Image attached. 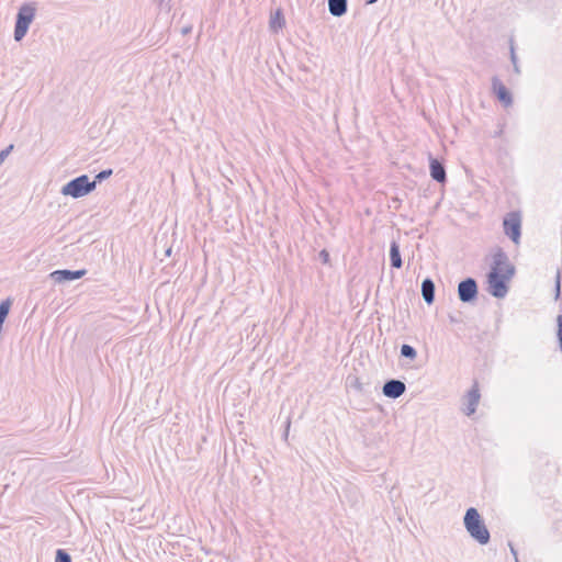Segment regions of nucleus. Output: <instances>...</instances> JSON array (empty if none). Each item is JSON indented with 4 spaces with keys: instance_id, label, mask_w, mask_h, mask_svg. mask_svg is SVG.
Wrapping results in <instances>:
<instances>
[{
    "instance_id": "f257e3e1",
    "label": "nucleus",
    "mask_w": 562,
    "mask_h": 562,
    "mask_svg": "<svg viewBox=\"0 0 562 562\" xmlns=\"http://www.w3.org/2000/svg\"><path fill=\"white\" fill-rule=\"evenodd\" d=\"M463 524L471 538L480 544L484 546L490 542V531L476 508L470 507L467 509Z\"/></svg>"
},
{
    "instance_id": "f03ea898",
    "label": "nucleus",
    "mask_w": 562,
    "mask_h": 562,
    "mask_svg": "<svg viewBox=\"0 0 562 562\" xmlns=\"http://www.w3.org/2000/svg\"><path fill=\"white\" fill-rule=\"evenodd\" d=\"M515 267H509L504 273H499L496 268L491 269L487 273L488 293L496 299L505 297L509 290L508 282L515 276Z\"/></svg>"
},
{
    "instance_id": "7ed1b4c3",
    "label": "nucleus",
    "mask_w": 562,
    "mask_h": 562,
    "mask_svg": "<svg viewBox=\"0 0 562 562\" xmlns=\"http://www.w3.org/2000/svg\"><path fill=\"white\" fill-rule=\"evenodd\" d=\"M97 181H90L87 175L78 176L61 187L60 193L65 196L79 199L95 190Z\"/></svg>"
},
{
    "instance_id": "20e7f679",
    "label": "nucleus",
    "mask_w": 562,
    "mask_h": 562,
    "mask_svg": "<svg viewBox=\"0 0 562 562\" xmlns=\"http://www.w3.org/2000/svg\"><path fill=\"white\" fill-rule=\"evenodd\" d=\"M36 7L34 2L24 3L20 7L14 25V40L22 41L26 35L30 24L35 18Z\"/></svg>"
},
{
    "instance_id": "39448f33",
    "label": "nucleus",
    "mask_w": 562,
    "mask_h": 562,
    "mask_svg": "<svg viewBox=\"0 0 562 562\" xmlns=\"http://www.w3.org/2000/svg\"><path fill=\"white\" fill-rule=\"evenodd\" d=\"M503 228L506 236L516 245L519 244L521 236V215L519 212L513 211L506 214L503 220Z\"/></svg>"
},
{
    "instance_id": "423d86ee",
    "label": "nucleus",
    "mask_w": 562,
    "mask_h": 562,
    "mask_svg": "<svg viewBox=\"0 0 562 562\" xmlns=\"http://www.w3.org/2000/svg\"><path fill=\"white\" fill-rule=\"evenodd\" d=\"M479 289L476 280L469 277L458 284V297L462 303H472L477 299Z\"/></svg>"
},
{
    "instance_id": "0eeeda50",
    "label": "nucleus",
    "mask_w": 562,
    "mask_h": 562,
    "mask_svg": "<svg viewBox=\"0 0 562 562\" xmlns=\"http://www.w3.org/2000/svg\"><path fill=\"white\" fill-rule=\"evenodd\" d=\"M480 398L481 394L479 383L475 381L471 390H469L468 393L463 396V412L467 416H471L475 413Z\"/></svg>"
},
{
    "instance_id": "6e6552de",
    "label": "nucleus",
    "mask_w": 562,
    "mask_h": 562,
    "mask_svg": "<svg viewBox=\"0 0 562 562\" xmlns=\"http://www.w3.org/2000/svg\"><path fill=\"white\" fill-rule=\"evenodd\" d=\"M86 273H87L86 269H80V270L63 269V270L53 271L49 274V277L56 283H66V282H71L74 280H78V279L82 278L83 276H86Z\"/></svg>"
},
{
    "instance_id": "1a4fd4ad",
    "label": "nucleus",
    "mask_w": 562,
    "mask_h": 562,
    "mask_svg": "<svg viewBox=\"0 0 562 562\" xmlns=\"http://www.w3.org/2000/svg\"><path fill=\"white\" fill-rule=\"evenodd\" d=\"M406 391V385L403 381L396 380V379H390L387 380L383 387L382 393L384 396L389 398H398L402 396Z\"/></svg>"
},
{
    "instance_id": "9d476101",
    "label": "nucleus",
    "mask_w": 562,
    "mask_h": 562,
    "mask_svg": "<svg viewBox=\"0 0 562 562\" xmlns=\"http://www.w3.org/2000/svg\"><path fill=\"white\" fill-rule=\"evenodd\" d=\"M492 87H493V90H494L497 99L505 106L512 105V103H513L512 94L497 77L492 78Z\"/></svg>"
},
{
    "instance_id": "9b49d317",
    "label": "nucleus",
    "mask_w": 562,
    "mask_h": 562,
    "mask_svg": "<svg viewBox=\"0 0 562 562\" xmlns=\"http://www.w3.org/2000/svg\"><path fill=\"white\" fill-rule=\"evenodd\" d=\"M509 267H515L510 263L507 254L502 249L497 248L493 254V262L491 269H495L499 271V273H504L505 270L509 269Z\"/></svg>"
},
{
    "instance_id": "f8f14e48",
    "label": "nucleus",
    "mask_w": 562,
    "mask_h": 562,
    "mask_svg": "<svg viewBox=\"0 0 562 562\" xmlns=\"http://www.w3.org/2000/svg\"><path fill=\"white\" fill-rule=\"evenodd\" d=\"M429 169H430V176L435 181H437L439 183L446 182L447 173H446V168L442 162H440L436 158H430Z\"/></svg>"
},
{
    "instance_id": "ddd939ff",
    "label": "nucleus",
    "mask_w": 562,
    "mask_h": 562,
    "mask_svg": "<svg viewBox=\"0 0 562 562\" xmlns=\"http://www.w3.org/2000/svg\"><path fill=\"white\" fill-rule=\"evenodd\" d=\"M436 286L430 278H426L422 282V296L424 301L430 305L435 301Z\"/></svg>"
},
{
    "instance_id": "4468645a",
    "label": "nucleus",
    "mask_w": 562,
    "mask_h": 562,
    "mask_svg": "<svg viewBox=\"0 0 562 562\" xmlns=\"http://www.w3.org/2000/svg\"><path fill=\"white\" fill-rule=\"evenodd\" d=\"M347 0H328V11L333 16H342L347 12Z\"/></svg>"
},
{
    "instance_id": "2eb2a0df",
    "label": "nucleus",
    "mask_w": 562,
    "mask_h": 562,
    "mask_svg": "<svg viewBox=\"0 0 562 562\" xmlns=\"http://www.w3.org/2000/svg\"><path fill=\"white\" fill-rule=\"evenodd\" d=\"M390 260H391V266L393 268H396V269L402 268L403 261H402V257H401L400 246L395 240H393L390 245Z\"/></svg>"
},
{
    "instance_id": "dca6fc26",
    "label": "nucleus",
    "mask_w": 562,
    "mask_h": 562,
    "mask_svg": "<svg viewBox=\"0 0 562 562\" xmlns=\"http://www.w3.org/2000/svg\"><path fill=\"white\" fill-rule=\"evenodd\" d=\"M269 24H270L271 31L276 32V33L284 26L285 20H284V16H283L281 10H277L271 15Z\"/></svg>"
},
{
    "instance_id": "f3484780",
    "label": "nucleus",
    "mask_w": 562,
    "mask_h": 562,
    "mask_svg": "<svg viewBox=\"0 0 562 562\" xmlns=\"http://www.w3.org/2000/svg\"><path fill=\"white\" fill-rule=\"evenodd\" d=\"M401 356L414 360L417 357V351L413 346L404 344L401 347Z\"/></svg>"
},
{
    "instance_id": "a211bd4d",
    "label": "nucleus",
    "mask_w": 562,
    "mask_h": 562,
    "mask_svg": "<svg viewBox=\"0 0 562 562\" xmlns=\"http://www.w3.org/2000/svg\"><path fill=\"white\" fill-rule=\"evenodd\" d=\"M11 301L7 299L0 303V323L3 324L10 312Z\"/></svg>"
},
{
    "instance_id": "6ab92c4d",
    "label": "nucleus",
    "mask_w": 562,
    "mask_h": 562,
    "mask_svg": "<svg viewBox=\"0 0 562 562\" xmlns=\"http://www.w3.org/2000/svg\"><path fill=\"white\" fill-rule=\"evenodd\" d=\"M510 61L513 64V67H514V71L519 75L520 74V69H519V66H518V59H517V55H516V52H515V46H514V41L510 40Z\"/></svg>"
},
{
    "instance_id": "aec40b11",
    "label": "nucleus",
    "mask_w": 562,
    "mask_h": 562,
    "mask_svg": "<svg viewBox=\"0 0 562 562\" xmlns=\"http://www.w3.org/2000/svg\"><path fill=\"white\" fill-rule=\"evenodd\" d=\"M55 562H71V557L66 550L57 549L55 554Z\"/></svg>"
},
{
    "instance_id": "412c9836",
    "label": "nucleus",
    "mask_w": 562,
    "mask_h": 562,
    "mask_svg": "<svg viewBox=\"0 0 562 562\" xmlns=\"http://www.w3.org/2000/svg\"><path fill=\"white\" fill-rule=\"evenodd\" d=\"M561 278H562L561 270L558 269L557 274H555V280H554V300L555 301L559 300L560 295H561Z\"/></svg>"
},
{
    "instance_id": "4be33fe9",
    "label": "nucleus",
    "mask_w": 562,
    "mask_h": 562,
    "mask_svg": "<svg viewBox=\"0 0 562 562\" xmlns=\"http://www.w3.org/2000/svg\"><path fill=\"white\" fill-rule=\"evenodd\" d=\"M113 173V170L112 169H104L102 171H100L95 177H94V180L93 181H97V183H100L102 182L103 180L108 179L109 177H111V175Z\"/></svg>"
},
{
    "instance_id": "5701e85b",
    "label": "nucleus",
    "mask_w": 562,
    "mask_h": 562,
    "mask_svg": "<svg viewBox=\"0 0 562 562\" xmlns=\"http://www.w3.org/2000/svg\"><path fill=\"white\" fill-rule=\"evenodd\" d=\"M13 148H14V146L12 144H10L7 148H4L0 151V166L3 164V161L9 156V154L12 151Z\"/></svg>"
},
{
    "instance_id": "b1692460",
    "label": "nucleus",
    "mask_w": 562,
    "mask_h": 562,
    "mask_svg": "<svg viewBox=\"0 0 562 562\" xmlns=\"http://www.w3.org/2000/svg\"><path fill=\"white\" fill-rule=\"evenodd\" d=\"M290 426H291V420H290V418H288V420L285 423V429H284V432H283V439L285 441L288 440V437H289Z\"/></svg>"
},
{
    "instance_id": "393cba45",
    "label": "nucleus",
    "mask_w": 562,
    "mask_h": 562,
    "mask_svg": "<svg viewBox=\"0 0 562 562\" xmlns=\"http://www.w3.org/2000/svg\"><path fill=\"white\" fill-rule=\"evenodd\" d=\"M557 327H558L557 333H561L562 331V315L561 314L558 315V317H557Z\"/></svg>"
},
{
    "instance_id": "a878e982",
    "label": "nucleus",
    "mask_w": 562,
    "mask_h": 562,
    "mask_svg": "<svg viewBox=\"0 0 562 562\" xmlns=\"http://www.w3.org/2000/svg\"><path fill=\"white\" fill-rule=\"evenodd\" d=\"M191 31H192V26L191 25H187V26H183L181 29V34L182 35H187V34L191 33Z\"/></svg>"
},
{
    "instance_id": "bb28decb",
    "label": "nucleus",
    "mask_w": 562,
    "mask_h": 562,
    "mask_svg": "<svg viewBox=\"0 0 562 562\" xmlns=\"http://www.w3.org/2000/svg\"><path fill=\"white\" fill-rule=\"evenodd\" d=\"M319 255L323 258L324 262L328 261L329 255H328V252L326 250H322Z\"/></svg>"
},
{
    "instance_id": "cd10ccee",
    "label": "nucleus",
    "mask_w": 562,
    "mask_h": 562,
    "mask_svg": "<svg viewBox=\"0 0 562 562\" xmlns=\"http://www.w3.org/2000/svg\"><path fill=\"white\" fill-rule=\"evenodd\" d=\"M352 386H353L355 389H357L358 391H362V385H361V383L359 382V380H358V379H356V380H355V382H353Z\"/></svg>"
},
{
    "instance_id": "c85d7f7f",
    "label": "nucleus",
    "mask_w": 562,
    "mask_h": 562,
    "mask_svg": "<svg viewBox=\"0 0 562 562\" xmlns=\"http://www.w3.org/2000/svg\"><path fill=\"white\" fill-rule=\"evenodd\" d=\"M557 336H558V339H559L560 349L562 350V331L561 333H557Z\"/></svg>"
},
{
    "instance_id": "c756f323",
    "label": "nucleus",
    "mask_w": 562,
    "mask_h": 562,
    "mask_svg": "<svg viewBox=\"0 0 562 562\" xmlns=\"http://www.w3.org/2000/svg\"><path fill=\"white\" fill-rule=\"evenodd\" d=\"M510 551L513 553V555L515 557V560L517 559V551L514 549L513 546H510Z\"/></svg>"
},
{
    "instance_id": "7c9ffc66",
    "label": "nucleus",
    "mask_w": 562,
    "mask_h": 562,
    "mask_svg": "<svg viewBox=\"0 0 562 562\" xmlns=\"http://www.w3.org/2000/svg\"><path fill=\"white\" fill-rule=\"evenodd\" d=\"M367 4H373L375 3L378 0H364Z\"/></svg>"
},
{
    "instance_id": "2f4dec72",
    "label": "nucleus",
    "mask_w": 562,
    "mask_h": 562,
    "mask_svg": "<svg viewBox=\"0 0 562 562\" xmlns=\"http://www.w3.org/2000/svg\"><path fill=\"white\" fill-rule=\"evenodd\" d=\"M170 254H171V248H168V249L166 250V256H170Z\"/></svg>"
},
{
    "instance_id": "473e14b6",
    "label": "nucleus",
    "mask_w": 562,
    "mask_h": 562,
    "mask_svg": "<svg viewBox=\"0 0 562 562\" xmlns=\"http://www.w3.org/2000/svg\"><path fill=\"white\" fill-rule=\"evenodd\" d=\"M156 1L158 2L159 5H161L165 0H156Z\"/></svg>"
},
{
    "instance_id": "72a5a7b5",
    "label": "nucleus",
    "mask_w": 562,
    "mask_h": 562,
    "mask_svg": "<svg viewBox=\"0 0 562 562\" xmlns=\"http://www.w3.org/2000/svg\"><path fill=\"white\" fill-rule=\"evenodd\" d=\"M516 562H518V559H516Z\"/></svg>"
}]
</instances>
